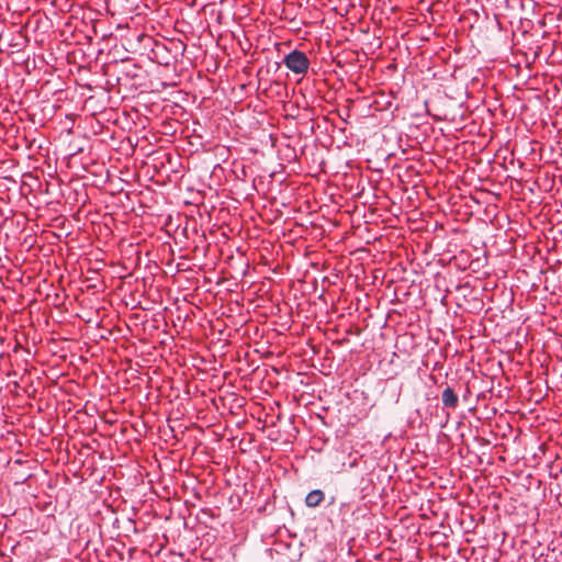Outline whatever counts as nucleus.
<instances>
[{
    "label": "nucleus",
    "instance_id": "nucleus-1",
    "mask_svg": "<svg viewBox=\"0 0 562 562\" xmlns=\"http://www.w3.org/2000/svg\"><path fill=\"white\" fill-rule=\"evenodd\" d=\"M283 65L293 74L304 77L310 69V58L299 49H294L286 54L282 60Z\"/></svg>",
    "mask_w": 562,
    "mask_h": 562
},
{
    "label": "nucleus",
    "instance_id": "nucleus-2",
    "mask_svg": "<svg viewBox=\"0 0 562 562\" xmlns=\"http://www.w3.org/2000/svg\"><path fill=\"white\" fill-rule=\"evenodd\" d=\"M443 409L456 411L459 406V395L451 385H446L441 393Z\"/></svg>",
    "mask_w": 562,
    "mask_h": 562
},
{
    "label": "nucleus",
    "instance_id": "nucleus-3",
    "mask_svg": "<svg viewBox=\"0 0 562 562\" xmlns=\"http://www.w3.org/2000/svg\"><path fill=\"white\" fill-rule=\"evenodd\" d=\"M325 498V494L321 490L311 491L305 497V504L307 507L314 508L319 506Z\"/></svg>",
    "mask_w": 562,
    "mask_h": 562
}]
</instances>
